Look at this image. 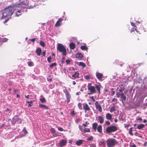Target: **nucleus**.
<instances>
[{
  "mask_svg": "<svg viewBox=\"0 0 147 147\" xmlns=\"http://www.w3.org/2000/svg\"><path fill=\"white\" fill-rule=\"evenodd\" d=\"M25 5L24 4H21V2L20 3H16L14 4H12L7 6L4 9L3 16L5 17L10 16L13 12V9L14 8L18 7L22 8V6H25Z\"/></svg>",
  "mask_w": 147,
  "mask_h": 147,
  "instance_id": "nucleus-1",
  "label": "nucleus"
},
{
  "mask_svg": "<svg viewBox=\"0 0 147 147\" xmlns=\"http://www.w3.org/2000/svg\"><path fill=\"white\" fill-rule=\"evenodd\" d=\"M45 1V0H31L28 5L26 4L24 1L21 2V4H23L25 5V6H22V9L26 8L30 9L42 4V2H44Z\"/></svg>",
  "mask_w": 147,
  "mask_h": 147,
  "instance_id": "nucleus-2",
  "label": "nucleus"
},
{
  "mask_svg": "<svg viewBox=\"0 0 147 147\" xmlns=\"http://www.w3.org/2000/svg\"><path fill=\"white\" fill-rule=\"evenodd\" d=\"M106 142L107 145L108 147H114L118 143L117 141L113 138H109Z\"/></svg>",
  "mask_w": 147,
  "mask_h": 147,
  "instance_id": "nucleus-3",
  "label": "nucleus"
},
{
  "mask_svg": "<svg viewBox=\"0 0 147 147\" xmlns=\"http://www.w3.org/2000/svg\"><path fill=\"white\" fill-rule=\"evenodd\" d=\"M57 49L60 52H62V54L64 56L66 55V49L64 46L61 44H59L57 47Z\"/></svg>",
  "mask_w": 147,
  "mask_h": 147,
  "instance_id": "nucleus-4",
  "label": "nucleus"
},
{
  "mask_svg": "<svg viewBox=\"0 0 147 147\" xmlns=\"http://www.w3.org/2000/svg\"><path fill=\"white\" fill-rule=\"evenodd\" d=\"M92 84L91 83H89L88 84L87 86L88 89L90 91L89 93H88V95L92 94L96 92L95 86H92Z\"/></svg>",
  "mask_w": 147,
  "mask_h": 147,
  "instance_id": "nucleus-5",
  "label": "nucleus"
},
{
  "mask_svg": "<svg viewBox=\"0 0 147 147\" xmlns=\"http://www.w3.org/2000/svg\"><path fill=\"white\" fill-rule=\"evenodd\" d=\"M22 121V120L18 117V115H16L13 117L11 122L14 125L17 122L19 124L21 123Z\"/></svg>",
  "mask_w": 147,
  "mask_h": 147,
  "instance_id": "nucleus-6",
  "label": "nucleus"
},
{
  "mask_svg": "<svg viewBox=\"0 0 147 147\" xmlns=\"http://www.w3.org/2000/svg\"><path fill=\"white\" fill-rule=\"evenodd\" d=\"M117 129V127L112 125L107 127L106 128V131L107 133H109L112 132L116 131Z\"/></svg>",
  "mask_w": 147,
  "mask_h": 147,
  "instance_id": "nucleus-7",
  "label": "nucleus"
},
{
  "mask_svg": "<svg viewBox=\"0 0 147 147\" xmlns=\"http://www.w3.org/2000/svg\"><path fill=\"white\" fill-rule=\"evenodd\" d=\"M63 91L65 94L67 103H68L70 101V99L71 98V96L70 94L66 89H64Z\"/></svg>",
  "mask_w": 147,
  "mask_h": 147,
  "instance_id": "nucleus-8",
  "label": "nucleus"
},
{
  "mask_svg": "<svg viewBox=\"0 0 147 147\" xmlns=\"http://www.w3.org/2000/svg\"><path fill=\"white\" fill-rule=\"evenodd\" d=\"M83 110L84 111V112L86 113L87 111H90V109L87 103H84L83 104Z\"/></svg>",
  "mask_w": 147,
  "mask_h": 147,
  "instance_id": "nucleus-9",
  "label": "nucleus"
},
{
  "mask_svg": "<svg viewBox=\"0 0 147 147\" xmlns=\"http://www.w3.org/2000/svg\"><path fill=\"white\" fill-rule=\"evenodd\" d=\"M95 105L96 109H98L99 112H101L102 111V107L100 104H99L98 101H95Z\"/></svg>",
  "mask_w": 147,
  "mask_h": 147,
  "instance_id": "nucleus-10",
  "label": "nucleus"
},
{
  "mask_svg": "<svg viewBox=\"0 0 147 147\" xmlns=\"http://www.w3.org/2000/svg\"><path fill=\"white\" fill-rule=\"evenodd\" d=\"M67 142V141L66 140H62L59 143V145L60 147H62L65 145L66 144Z\"/></svg>",
  "mask_w": 147,
  "mask_h": 147,
  "instance_id": "nucleus-11",
  "label": "nucleus"
},
{
  "mask_svg": "<svg viewBox=\"0 0 147 147\" xmlns=\"http://www.w3.org/2000/svg\"><path fill=\"white\" fill-rule=\"evenodd\" d=\"M63 20V19H62L61 18H59L55 24V26L56 27H58L61 26L62 24L61 22Z\"/></svg>",
  "mask_w": 147,
  "mask_h": 147,
  "instance_id": "nucleus-12",
  "label": "nucleus"
},
{
  "mask_svg": "<svg viewBox=\"0 0 147 147\" xmlns=\"http://www.w3.org/2000/svg\"><path fill=\"white\" fill-rule=\"evenodd\" d=\"M96 76L97 78L99 80H100L102 78L103 75L102 73H100L99 72H96Z\"/></svg>",
  "mask_w": 147,
  "mask_h": 147,
  "instance_id": "nucleus-13",
  "label": "nucleus"
},
{
  "mask_svg": "<svg viewBox=\"0 0 147 147\" xmlns=\"http://www.w3.org/2000/svg\"><path fill=\"white\" fill-rule=\"evenodd\" d=\"M84 57L83 55L81 53H77L75 55V57L76 58L82 59Z\"/></svg>",
  "mask_w": 147,
  "mask_h": 147,
  "instance_id": "nucleus-14",
  "label": "nucleus"
},
{
  "mask_svg": "<svg viewBox=\"0 0 147 147\" xmlns=\"http://www.w3.org/2000/svg\"><path fill=\"white\" fill-rule=\"evenodd\" d=\"M101 87L102 86L100 84L98 85L96 84L95 85V88H96L97 90L98 93L99 94H100V89Z\"/></svg>",
  "mask_w": 147,
  "mask_h": 147,
  "instance_id": "nucleus-15",
  "label": "nucleus"
},
{
  "mask_svg": "<svg viewBox=\"0 0 147 147\" xmlns=\"http://www.w3.org/2000/svg\"><path fill=\"white\" fill-rule=\"evenodd\" d=\"M41 52V49L39 47L37 48L36 51V52L38 56H39L40 55Z\"/></svg>",
  "mask_w": 147,
  "mask_h": 147,
  "instance_id": "nucleus-16",
  "label": "nucleus"
},
{
  "mask_svg": "<svg viewBox=\"0 0 147 147\" xmlns=\"http://www.w3.org/2000/svg\"><path fill=\"white\" fill-rule=\"evenodd\" d=\"M83 142V140H80L78 141H77L76 142V144L78 146H80L82 144Z\"/></svg>",
  "mask_w": 147,
  "mask_h": 147,
  "instance_id": "nucleus-17",
  "label": "nucleus"
},
{
  "mask_svg": "<svg viewBox=\"0 0 147 147\" xmlns=\"http://www.w3.org/2000/svg\"><path fill=\"white\" fill-rule=\"evenodd\" d=\"M106 117L107 119L110 120L112 119V116L111 114L107 113L106 115Z\"/></svg>",
  "mask_w": 147,
  "mask_h": 147,
  "instance_id": "nucleus-18",
  "label": "nucleus"
},
{
  "mask_svg": "<svg viewBox=\"0 0 147 147\" xmlns=\"http://www.w3.org/2000/svg\"><path fill=\"white\" fill-rule=\"evenodd\" d=\"M79 73L76 72L72 75V76L74 78V79L79 78H80L79 77Z\"/></svg>",
  "mask_w": 147,
  "mask_h": 147,
  "instance_id": "nucleus-19",
  "label": "nucleus"
},
{
  "mask_svg": "<svg viewBox=\"0 0 147 147\" xmlns=\"http://www.w3.org/2000/svg\"><path fill=\"white\" fill-rule=\"evenodd\" d=\"M98 120L100 124H102L104 122V118L101 116H99L98 117Z\"/></svg>",
  "mask_w": 147,
  "mask_h": 147,
  "instance_id": "nucleus-20",
  "label": "nucleus"
},
{
  "mask_svg": "<svg viewBox=\"0 0 147 147\" xmlns=\"http://www.w3.org/2000/svg\"><path fill=\"white\" fill-rule=\"evenodd\" d=\"M144 125L143 124H141L137 126V128L138 129H141L144 128Z\"/></svg>",
  "mask_w": 147,
  "mask_h": 147,
  "instance_id": "nucleus-21",
  "label": "nucleus"
},
{
  "mask_svg": "<svg viewBox=\"0 0 147 147\" xmlns=\"http://www.w3.org/2000/svg\"><path fill=\"white\" fill-rule=\"evenodd\" d=\"M97 131L100 133H102V126L101 125H99L97 128Z\"/></svg>",
  "mask_w": 147,
  "mask_h": 147,
  "instance_id": "nucleus-22",
  "label": "nucleus"
},
{
  "mask_svg": "<svg viewBox=\"0 0 147 147\" xmlns=\"http://www.w3.org/2000/svg\"><path fill=\"white\" fill-rule=\"evenodd\" d=\"M39 107L41 108H43L45 109H48L49 108L48 107L45 105L42 104H39Z\"/></svg>",
  "mask_w": 147,
  "mask_h": 147,
  "instance_id": "nucleus-23",
  "label": "nucleus"
},
{
  "mask_svg": "<svg viewBox=\"0 0 147 147\" xmlns=\"http://www.w3.org/2000/svg\"><path fill=\"white\" fill-rule=\"evenodd\" d=\"M98 126V124L96 123H94L92 124V127L94 131H96L97 129V127Z\"/></svg>",
  "mask_w": 147,
  "mask_h": 147,
  "instance_id": "nucleus-24",
  "label": "nucleus"
},
{
  "mask_svg": "<svg viewBox=\"0 0 147 147\" xmlns=\"http://www.w3.org/2000/svg\"><path fill=\"white\" fill-rule=\"evenodd\" d=\"M70 48L71 49H74L75 48V45L73 43H71L69 44Z\"/></svg>",
  "mask_w": 147,
  "mask_h": 147,
  "instance_id": "nucleus-25",
  "label": "nucleus"
},
{
  "mask_svg": "<svg viewBox=\"0 0 147 147\" xmlns=\"http://www.w3.org/2000/svg\"><path fill=\"white\" fill-rule=\"evenodd\" d=\"M84 78L87 80H89L90 79H92V76L90 75H86L84 77Z\"/></svg>",
  "mask_w": 147,
  "mask_h": 147,
  "instance_id": "nucleus-26",
  "label": "nucleus"
},
{
  "mask_svg": "<svg viewBox=\"0 0 147 147\" xmlns=\"http://www.w3.org/2000/svg\"><path fill=\"white\" fill-rule=\"evenodd\" d=\"M80 48L82 50H87L88 49V48L85 45L81 46Z\"/></svg>",
  "mask_w": 147,
  "mask_h": 147,
  "instance_id": "nucleus-27",
  "label": "nucleus"
},
{
  "mask_svg": "<svg viewBox=\"0 0 147 147\" xmlns=\"http://www.w3.org/2000/svg\"><path fill=\"white\" fill-rule=\"evenodd\" d=\"M33 102L32 101H27L26 102V103H28V107H31L32 105H33L32 104H33Z\"/></svg>",
  "mask_w": 147,
  "mask_h": 147,
  "instance_id": "nucleus-28",
  "label": "nucleus"
},
{
  "mask_svg": "<svg viewBox=\"0 0 147 147\" xmlns=\"http://www.w3.org/2000/svg\"><path fill=\"white\" fill-rule=\"evenodd\" d=\"M21 10H18L16 12V13L15 15V16H19L20 15H21Z\"/></svg>",
  "mask_w": 147,
  "mask_h": 147,
  "instance_id": "nucleus-29",
  "label": "nucleus"
},
{
  "mask_svg": "<svg viewBox=\"0 0 147 147\" xmlns=\"http://www.w3.org/2000/svg\"><path fill=\"white\" fill-rule=\"evenodd\" d=\"M115 111V108L114 106L111 107L110 109V112H112Z\"/></svg>",
  "mask_w": 147,
  "mask_h": 147,
  "instance_id": "nucleus-30",
  "label": "nucleus"
},
{
  "mask_svg": "<svg viewBox=\"0 0 147 147\" xmlns=\"http://www.w3.org/2000/svg\"><path fill=\"white\" fill-rule=\"evenodd\" d=\"M132 127H131L129 129V134L131 135V136H133V134L132 133Z\"/></svg>",
  "mask_w": 147,
  "mask_h": 147,
  "instance_id": "nucleus-31",
  "label": "nucleus"
},
{
  "mask_svg": "<svg viewBox=\"0 0 147 147\" xmlns=\"http://www.w3.org/2000/svg\"><path fill=\"white\" fill-rule=\"evenodd\" d=\"M40 100L42 103H43L45 102L46 101V100L44 97L42 98H40Z\"/></svg>",
  "mask_w": 147,
  "mask_h": 147,
  "instance_id": "nucleus-32",
  "label": "nucleus"
},
{
  "mask_svg": "<svg viewBox=\"0 0 147 147\" xmlns=\"http://www.w3.org/2000/svg\"><path fill=\"white\" fill-rule=\"evenodd\" d=\"M84 133H86L87 132H90V129L89 128H85L84 129Z\"/></svg>",
  "mask_w": 147,
  "mask_h": 147,
  "instance_id": "nucleus-33",
  "label": "nucleus"
},
{
  "mask_svg": "<svg viewBox=\"0 0 147 147\" xmlns=\"http://www.w3.org/2000/svg\"><path fill=\"white\" fill-rule=\"evenodd\" d=\"M79 65L80 66H82L84 67H85L86 66V65L85 63L83 62H80L79 63Z\"/></svg>",
  "mask_w": 147,
  "mask_h": 147,
  "instance_id": "nucleus-34",
  "label": "nucleus"
},
{
  "mask_svg": "<svg viewBox=\"0 0 147 147\" xmlns=\"http://www.w3.org/2000/svg\"><path fill=\"white\" fill-rule=\"evenodd\" d=\"M28 65L29 66H32L34 65V63L32 61H29L28 63Z\"/></svg>",
  "mask_w": 147,
  "mask_h": 147,
  "instance_id": "nucleus-35",
  "label": "nucleus"
},
{
  "mask_svg": "<svg viewBox=\"0 0 147 147\" xmlns=\"http://www.w3.org/2000/svg\"><path fill=\"white\" fill-rule=\"evenodd\" d=\"M123 91L122 89H120L119 90V92L120 93H121V97L124 96V93L123 92Z\"/></svg>",
  "mask_w": 147,
  "mask_h": 147,
  "instance_id": "nucleus-36",
  "label": "nucleus"
},
{
  "mask_svg": "<svg viewBox=\"0 0 147 147\" xmlns=\"http://www.w3.org/2000/svg\"><path fill=\"white\" fill-rule=\"evenodd\" d=\"M40 45L42 47H45V42L42 41H41L40 42Z\"/></svg>",
  "mask_w": 147,
  "mask_h": 147,
  "instance_id": "nucleus-37",
  "label": "nucleus"
},
{
  "mask_svg": "<svg viewBox=\"0 0 147 147\" xmlns=\"http://www.w3.org/2000/svg\"><path fill=\"white\" fill-rule=\"evenodd\" d=\"M89 124V123L87 121H86L85 123H83V125L84 127H86L87 126V125H88Z\"/></svg>",
  "mask_w": 147,
  "mask_h": 147,
  "instance_id": "nucleus-38",
  "label": "nucleus"
},
{
  "mask_svg": "<svg viewBox=\"0 0 147 147\" xmlns=\"http://www.w3.org/2000/svg\"><path fill=\"white\" fill-rule=\"evenodd\" d=\"M50 130L51 131L52 134L55 133L56 132L55 129L53 128H51Z\"/></svg>",
  "mask_w": 147,
  "mask_h": 147,
  "instance_id": "nucleus-39",
  "label": "nucleus"
},
{
  "mask_svg": "<svg viewBox=\"0 0 147 147\" xmlns=\"http://www.w3.org/2000/svg\"><path fill=\"white\" fill-rule=\"evenodd\" d=\"M99 144L100 145H103L104 146H105V143L104 141H100L99 143Z\"/></svg>",
  "mask_w": 147,
  "mask_h": 147,
  "instance_id": "nucleus-40",
  "label": "nucleus"
},
{
  "mask_svg": "<svg viewBox=\"0 0 147 147\" xmlns=\"http://www.w3.org/2000/svg\"><path fill=\"white\" fill-rule=\"evenodd\" d=\"M78 108L80 109H82V104L81 103H79L78 104Z\"/></svg>",
  "mask_w": 147,
  "mask_h": 147,
  "instance_id": "nucleus-41",
  "label": "nucleus"
},
{
  "mask_svg": "<svg viewBox=\"0 0 147 147\" xmlns=\"http://www.w3.org/2000/svg\"><path fill=\"white\" fill-rule=\"evenodd\" d=\"M57 64L56 63H52L50 65V67L51 68H52L54 66H55Z\"/></svg>",
  "mask_w": 147,
  "mask_h": 147,
  "instance_id": "nucleus-42",
  "label": "nucleus"
},
{
  "mask_svg": "<svg viewBox=\"0 0 147 147\" xmlns=\"http://www.w3.org/2000/svg\"><path fill=\"white\" fill-rule=\"evenodd\" d=\"M131 25L132 26H134V29L135 30H136L137 32V31L136 30V28H137V27L135 25H134V23L133 22H131Z\"/></svg>",
  "mask_w": 147,
  "mask_h": 147,
  "instance_id": "nucleus-43",
  "label": "nucleus"
},
{
  "mask_svg": "<svg viewBox=\"0 0 147 147\" xmlns=\"http://www.w3.org/2000/svg\"><path fill=\"white\" fill-rule=\"evenodd\" d=\"M123 117V115H122L121 116V117H119V120H122V121H123L124 120V118Z\"/></svg>",
  "mask_w": 147,
  "mask_h": 147,
  "instance_id": "nucleus-44",
  "label": "nucleus"
},
{
  "mask_svg": "<svg viewBox=\"0 0 147 147\" xmlns=\"http://www.w3.org/2000/svg\"><path fill=\"white\" fill-rule=\"evenodd\" d=\"M93 139V137L92 136H90L87 139V140L88 141H90L92 140Z\"/></svg>",
  "mask_w": 147,
  "mask_h": 147,
  "instance_id": "nucleus-45",
  "label": "nucleus"
},
{
  "mask_svg": "<svg viewBox=\"0 0 147 147\" xmlns=\"http://www.w3.org/2000/svg\"><path fill=\"white\" fill-rule=\"evenodd\" d=\"M23 131L24 133L25 134H26L27 133V131L26 129V127H24L23 130Z\"/></svg>",
  "mask_w": 147,
  "mask_h": 147,
  "instance_id": "nucleus-46",
  "label": "nucleus"
},
{
  "mask_svg": "<svg viewBox=\"0 0 147 147\" xmlns=\"http://www.w3.org/2000/svg\"><path fill=\"white\" fill-rule=\"evenodd\" d=\"M71 114L72 116H74L76 115V113H75L74 111H73L71 113Z\"/></svg>",
  "mask_w": 147,
  "mask_h": 147,
  "instance_id": "nucleus-47",
  "label": "nucleus"
},
{
  "mask_svg": "<svg viewBox=\"0 0 147 147\" xmlns=\"http://www.w3.org/2000/svg\"><path fill=\"white\" fill-rule=\"evenodd\" d=\"M51 56H49L47 58V61L49 62H51Z\"/></svg>",
  "mask_w": 147,
  "mask_h": 147,
  "instance_id": "nucleus-48",
  "label": "nucleus"
},
{
  "mask_svg": "<svg viewBox=\"0 0 147 147\" xmlns=\"http://www.w3.org/2000/svg\"><path fill=\"white\" fill-rule=\"evenodd\" d=\"M130 126V124H129L128 125H126V124H124V126L125 128L128 129L129 127Z\"/></svg>",
  "mask_w": 147,
  "mask_h": 147,
  "instance_id": "nucleus-49",
  "label": "nucleus"
},
{
  "mask_svg": "<svg viewBox=\"0 0 147 147\" xmlns=\"http://www.w3.org/2000/svg\"><path fill=\"white\" fill-rule=\"evenodd\" d=\"M113 89H114L113 88L111 89L112 90H111V94L112 96H113L115 94V91L113 90Z\"/></svg>",
  "mask_w": 147,
  "mask_h": 147,
  "instance_id": "nucleus-50",
  "label": "nucleus"
},
{
  "mask_svg": "<svg viewBox=\"0 0 147 147\" xmlns=\"http://www.w3.org/2000/svg\"><path fill=\"white\" fill-rule=\"evenodd\" d=\"M121 98L123 99V100L124 101L125 100L126 98V97L125 96H122V97H121Z\"/></svg>",
  "mask_w": 147,
  "mask_h": 147,
  "instance_id": "nucleus-51",
  "label": "nucleus"
},
{
  "mask_svg": "<svg viewBox=\"0 0 147 147\" xmlns=\"http://www.w3.org/2000/svg\"><path fill=\"white\" fill-rule=\"evenodd\" d=\"M66 63L67 64H68L69 63H70V60L69 59H67L66 60Z\"/></svg>",
  "mask_w": 147,
  "mask_h": 147,
  "instance_id": "nucleus-52",
  "label": "nucleus"
},
{
  "mask_svg": "<svg viewBox=\"0 0 147 147\" xmlns=\"http://www.w3.org/2000/svg\"><path fill=\"white\" fill-rule=\"evenodd\" d=\"M58 129L60 131H63V128L61 127H58Z\"/></svg>",
  "mask_w": 147,
  "mask_h": 147,
  "instance_id": "nucleus-53",
  "label": "nucleus"
},
{
  "mask_svg": "<svg viewBox=\"0 0 147 147\" xmlns=\"http://www.w3.org/2000/svg\"><path fill=\"white\" fill-rule=\"evenodd\" d=\"M105 123L106 125H109L110 124V122L109 121H106L105 122Z\"/></svg>",
  "mask_w": 147,
  "mask_h": 147,
  "instance_id": "nucleus-54",
  "label": "nucleus"
},
{
  "mask_svg": "<svg viewBox=\"0 0 147 147\" xmlns=\"http://www.w3.org/2000/svg\"><path fill=\"white\" fill-rule=\"evenodd\" d=\"M90 147H96V146L95 144H93L90 145Z\"/></svg>",
  "mask_w": 147,
  "mask_h": 147,
  "instance_id": "nucleus-55",
  "label": "nucleus"
},
{
  "mask_svg": "<svg viewBox=\"0 0 147 147\" xmlns=\"http://www.w3.org/2000/svg\"><path fill=\"white\" fill-rule=\"evenodd\" d=\"M5 111L7 112L9 111V113H10L11 111L8 108L7 109L5 110Z\"/></svg>",
  "mask_w": 147,
  "mask_h": 147,
  "instance_id": "nucleus-56",
  "label": "nucleus"
},
{
  "mask_svg": "<svg viewBox=\"0 0 147 147\" xmlns=\"http://www.w3.org/2000/svg\"><path fill=\"white\" fill-rule=\"evenodd\" d=\"M118 98H119L120 97V96H121V94H120L119 93H117L116 94Z\"/></svg>",
  "mask_w": 147,
  "mask_h": 147,
  "instance_id": "nucleus-57",
  "label": "nucleus"
},
{
  "mask_svg": "<svg viewBox=\"0 0 147 147\" xmlns=\"http://www.w3.org/2000/svg\"><path fill=\"white\" fill-rule=\"evenodd\" d=\"M117 99L115 98H113L112 100V102H115L117 100Z\"/></svg>",
  "mask_w": 147,
  "mask_h": 147,
  "instance_id": "nucleus-58",
  "label": "nucleus"
},
{
  "mask_svg": "<svg viewBox=\"0 0 147 147\" xmlns=\"http://www.w3.org/2000/svg\"><path fill=\"white\" fill-rule=\"evenodd\" d=\"M30 40H31L33 42H34L36 40V39L35 38H33L31 39H30Z\"/></svg>",
  "mask_w": 147,
  "mask_h": 147,
  "instance_id": "nucleus-59",
  "label": "nucleus"
},
{
  "mask_svg": "<svg viewBox=\"0 0 147 147\" xmlns=\"http://www.w3.org/2000/svg\"><path fill=\"white\" fill-rule=\"evenodd\" d=\"M91 99L94 102L95 101V100L94 98V97L93 96H92L91 97Z\"/></svg>",
  "mask_w": 147,
  "mask_h": 147,
  "instance_id": "nucleus-60",
  "label": "nucleus"
},
{
  "mask_svg": "<svg viewBox=\"0 0 147 147\" xmlns=\"http://www.w3.org/2000/svg\"><path fill=\"white\" fill-rule=\"evenodd\" d=\"M9 20L8 19H6L5 20L4 22H3V23L5 24Z\"/></svg>",
  "mask_w": 147,
  "mask_h": 147,
  "instance_id": "nucleus-61",
  "label": "nucleus"
},
{
  "mask_svg": "<svg viewBox=\"0 0 147 147\" xmlns=\"http://www.w3.org/2000/svg\"><path fill=\"white\" fill-rule=\"evenodd\" d=\"M42 54V55L43 56H45V51H43Z\"/></svg>",
  "mask_w": 147,
  "mask_h": 147,
  "instance_id": "nucleus-62",
  "label": "nucleus"
},
{
  "mask_svg": "<svg viewBox=\"0 0 147 147\" xmlns=\"http://www.w3.org/2000/svg\"><path fill=\"white\" fill-rule=\"evenodd\" d=\"M137 121L139 120L140 121H142V119L141 118H140L137 119Z\"/></svg>",
  "mask_w": 147,
  "mask_h": 147,
  "instance_id": "nucleus-63",
  "label": "nucleus"
},
{
  "mask_svg": "<svg viewBox=\"0 0 147 147\" xmlns=\"http://www.w3.org/2000/svg\"><path fill=\"white\" fill-rule=\"evenodd\" d=\"M147 143L146 142H145L144 144H143V145L144 146H147Z\"/></svg>",
  "mask_w": 147,
  "mask_h": 147,
  "instance_id": "nucleus-64",
  "label": "nucleus"
}]
</instances>
